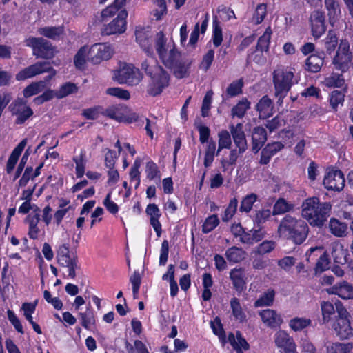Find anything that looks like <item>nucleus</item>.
<instances>
[{"mask_svg": "<svg viewBox=\"0 0 353 353\" xmlns=\"http://www.w3.org/2000/svg\"><path fill=\"white\" fill-rule=\"evenodd\" d=\"M331 208L330 203H320L317 197L308 198L302 204V216L310 225L321 227L329 216Z\"/></svg>", "mask_w": 353, "mask_h": 353, "instance_id": "obj_1", "label": "nucleus"}, {"mask_svg": "<svg viewBox=\"0 0 353 353\" xmlns=\"http://www.w3.org/2000/svg\"><path fill=\"white\" fill-rule=\"evenodd\" d=\"M278 232L281 236L294 243H303L308 235L309 228L305 221L287 214L281 220Z\"/></svg>", "mask_w": 353, "mask_h": 353, "instance_id": "obj_2", "label": "nucleus"}, {"mask_svg": "<svg viewBox=\"0 0 353 353\" xmlns=\"http://www.w3.org/2000/svg\"><path fill=\"white\" fill-rule=\"evenodd\" d=\"M336 315L331 323L332 330L340 340H348L353 336V328L351 326V316L343 304L336 301Z\"/></svg>", "mask_w": 353, "mask_h": 353, "instance_id": "obj_3", "label": "nucleus"}, {"mask_svg": "<svg viewBox=\"0 0 353 353\" xmlns=\"http://www.w3.org/2000/svg\"><path fill=\"white\" fill-rule=\"evenodd\" d=\"M274 87V96L277 99V104L281 105L292 86L294 72L288 68L275 70L272 74Z\"/></svg>", "mask_w": 353, "mask_h": 353, "instance_id": "obj_4", "label": "nucleus"}, {"mask_svg": "<svg viewBox=\"0 0 353 353\" xmlns=\"http://www.w3.org/2000/svg\"><path fill=\"white\" fill-rule=\"evenodd\" d=\"M169 46L166 44V39L162 32L157 34L155 49L164 65L172 68L176 63L182 59L181 53L174 46L168 50Z\"/></svg>", "mask_w": 353, "mask_h": 353, "instance_id": "obj_5", "label": "nucleus"}, {"mask_svg": "<svg viewBox=\"0 0 353 353\" xmlns=\"http://www.w3.org/2000/svg\"><path fill=\"white\" fill-rule=\"evenodd\" d=\"M70 244H62L57 252V261L58 264L68 268V277L76 278V270L80 269L78 265V256L75 249L70 248Z\"/></svg>", "mask_w": 353, "mask_h": 353, "instance_id": "obj_6", "label": "nucleus"}, {"mask_svg": "<svg viewBox=\"0 0 353 353\" xmlns=\"http://www.w3.org/2000/svg\"><path fill=\"white\" fill-rule=\"evenodd\" d=\"M48 72L49 74L45 77V83L51 80L56 75V70L52 67L49 61H38L21 70L16 74V79L18 81H24L27 79L32 78L37 75Z\"/></svg>", "mask_w": 353, "mask_h": 353, "instance_id": "obj_7", "label": "nucleus"}, {"mask_svg": "<svg viewBox=\"0 0 353 353\" xmlns=\"http://www.w3.org/2000/svg\"><path fill=\"white\" fill-rule=\"evenodd\" d=\"M150 81L148 85L147 92L149 95L156 97L169 85L170 74L161 65H156L153 72H150Z\"/></svg>", "mask_w": 353, "mask_h": 353, "instance_id": "obj_8", "label": "nucleus"}, {"mask_svg": "<svg viewBox=\"0 0 353 353\" xmlns=\"http://www.w3.org/2000/svg\"><path fill=\"white\" fill-rule=\"evenodd\" d=\"M352 53L350 50L349 42L341 40L332 59V64L334 68L341 73L346 72L352 65Z\"/></svg>", "mask_w": 353, "mask_h": 353, "instance_id": "obj_9", "label": "nucleus"}, {"mask_svg": "<svg viewBox=\"0 0 353 353\" xmlns=\"http://www.w3.org/2000/svg\"><path fill=\"white\" fill-rule=\"evenodd\" d=\"M25 44L32 49L37 58L50 59L54 56V48L50 41L43 37H30L25 40Z\"/></svg>", "mask_w": 353, "mask_h": 353, "instance_id": "obj_10", "label": "nucleus"}, {"mask_svg": "<svg viewBox=\"0 0 353 353\" xmlns=\"http://www.w3.org/2000/svg\"><path fill=\"white\" fill-rule=\"evenodd\" d=\"M142 78L139 70L130 64L125 63L114 74V79L119 83L130 86L138 85Z\"/></svg>", "mask_w": 353, "mask_h": 353, "instance_id": "obj_11", "label": "nucleus"}, {"mask_svg": "<svg viewBox=\"0 0 353 353\" xmlns=\"http://www.w3.org/2000/svg\"><path fill=\"white\" fill-rule=\"evenodd\" d=\"M12 115L17 117L15 124H23L33 115L32 110L26 104V101L21 98L14 100L8 107Z\"/></svg>", "mask_w": 353, "mask_h": 353, "instance_id": "obj_12", "label": "nucleus"}, {"mask_svg": "<svg viewBox=\"0 0 353 353\" xmlns=\"http://www.w3.org/2000/svg\"><path fill=\"white\" fill-rule=\"evenodd\" d=\"M114 50L108 43H95L88 52V59L94 64H99L103 60L110 59Z\"/></svg>", "mask_w": 353, "mask_h": 353, "instance_id": "obj_13", "label": "nucleus"}, {"mask_svg": "<svg viewBox=\"0 0 353 353\" xmlns=\"http://www.w3.org/2000/svg\"><path fill=\"white\" fill-rule=\"evenodd\" d=\"M323 185L328 190L341 191L345 186L343 173L339 170H331L323 179Z\"/></svg>", "mask_w": 353, "mask_h": 353, "instance_id": "obj_14", "label": "nucleus"}, {"mask_svg": "<svg viewBox=\"0 0 353 353\" xmlns=\"http://www.w3.org/2000/svg\"><path fill=\"white\" fill-rule=\"evenodd\" d=\"M127 16L126 10H121L116 19L101 29V34L103 35H111L124 32L126 29L125 19Z\"/></svg>", "mask_w": 353, "mask_h": 353, "instance_id": "obj_15", "label": "nucleus"}, {"mask_svg": "<svg viewBox=\"0 0 353 353\" xmlns=\"http://www.w3.org/2000/svg\"><path fill=\"white\" fill-rule=\"evenodd\" d=\"M312 33L314 38H319L326 30L324 13L320 10L313 11L310 17Z\"/></svg>", "mask_w": 353, "mask_h": 353, "instance_id": "obj_16", "label": "nucleus"}, {"mask_svg": "<svg viewBox=\"0 0 353 353\" xmlns=\"http://www.w3.org/2000/svg\"><path fill=\"white\" fill-rule=\"evenodd\" d=\"M136 41L148 55L153 54L152 46V33L142 27H137L135 30Z\"/></svg>", "mask_w": 353, "mask_h": 353, "instance_id": "obj_17", "label": "nucleus"}, {"mask_svg": "<svg viewBox=\"0 0 353 353\" xmlns=\"http://www.w3.org/2000/svg\"><path fill=\"white\" fill-rule=\"evenodd\" d=\"M230 130L236 147L240 152H245L248 148V144L243 124L239 123L236 125H230Z\"/></svg>", "mask_w": 353, "mask_h": 353, "instance_id": "obj_18", "label": "nucleus"}, {"mask_svg": "<svg viewBox=\"0 0 353 353\" xmlns=\"http://www.w3.org/2000/svg\"><path fill=\"white\" fill-rule=\"evenodd\" d=\"M259 316L263 323L270 328H278L283 323L281 316L274 310H262L259 312Z\"/></svg>", "mask_w": 353, "mask_h": 353, "instance_id": "obj_19", "label": "nucleus"}, {"mask_svg": "<svg viewBox=\"0 0 353 353\" xmlns=\"http://www.w3.org/2000/svg\"><path fill=\"white\" fill-rule=\"evenodd\" d=\"M284 148V145L281 142H273L268 143L262 150L261 153V158L259 163L261 165H267L271 158L275 155L278 152L281 151Z\"/></svg>", "mask_w": 353, "mask_h": 353, "instance_id": "obj_20", "label": "nucleus"}, {"mask_svg": "<svg viewBox=\"0 0 353 353\" xmlns=\"http://www.w3.org/2000/svg\"><path fill=\"white\" fill-rule=\"evenodd\" d=\"M228 339L237 353H242L243 350L246 351L250 349L249 343L239 330L236 332V335L233 332H229Z\"/></svg>", "mask_w": 353, "mask_h": 353, "instance_id": "obj_21", "label": "nucleus"}, {"mask_svg": "<svg viewBox=\"0 0 353 353\" xmlns=\"http://www.w3.org/2000/svg\"><path fill=\"white\" fill-rule=\"evenodd\" d=\"M275 344L283 351L290 350L292 348H296V345L292 337L283 330L277 332L274 339Z\"/></svg>", "mask_w": 353, "mask_h": 353, "instance_id": "obj_22", "label": "nucleus"}, {"mask_svg": "<svg viewBox=\"0 0 353 353\" xmlns=\"http://www.w3.org/2000/svg\"><path fill=\"white\" fill-rule=\"evenodd\" d=\"M327 292L329 294H336L343 299H353V287L347 281L334 285Z\"/></svg>", "mask_w": 353, "mask_h": 353, "instance_id": "obj_23", "label": "nucleus"}, {"mask_svg": "<svg viewBox=\"0 0 353 353\" xmlns=\"http://www.w3.org/2000/svg\"><path fill=\"white\" fill-rule=\"evenodd\" d=\"M79 318L81 325L85 330H90L91 327L96 325V316L94 310L92 309L90 303H89L86 307L85 311L79 312Z\"/></svg>", "mask_w": 353, "mask_h": 353, "instance_id": "obj_24", "label": "nucleus"}, {"mask_svg": "<svg viewBox=\"0 0 353 353\" xmlns=\"http://www.w3.org/2000/svg\"><path fill=\"white\" fill-rule=\"evenodd\" d=\"M252 151L254 153H257L261 147L267 141L266 130L263 127H256L253 130L252 136Z\"/></svg>", "mask_w": 353, "mask_h": 353, "instance_id": "obj_25", "label": "nucleus"}, {"mask_svg": "<svg viewBox=\"0 0 353 353\" xmlns=\"http://www.w3.org/2000/svg\"><path fill=\"white\" fill-rule=\"evenodd\" d=\"M126 107L123 105H112L104 111L103 114L118 122H123L126 120Z\"/></svg>", "mask_w": 353, "mask_h": 353, "instance_id": "obj_26", "label": "nucleus"}, {"mask_svg": "<svg viewBox=\"0 0 353 353\" xmlns=\"http://www.w3.org/2000/svg\"><path fill=\"white\" fill-rule=\"evenodd\" d=\"M27 144V139H23L17 146L13 150L11 154L10 155L6 165V172L8 174H10L14 170L18 159L21 154L24 148Z\"/></svg>", "mask_w": 353, "mask_h": 353, "instance_id": "obj_27", "label": "nucleus"}, {"mask_svg": "<svg viewBox=\"0 0 353 353\" xmlns=\"http://www.w3.org/2000/svg\"><path fill=\"white\" fill-rule=\"evenodd\" d=\"M323 50L328 54L334 52L339 47V37L334 30H329L326 37L321 41Z\"/></svg>", "mask_w": 353, "mask_h": 353, "instance_id": "obj_28", "label": "nucleus"}, {"mask_svg": "<svg viewBox=\"0 0 353 353\" xmlns=\"http://www.w3.org/2000/svg\"><path fill=\"white\" fill-rule=\"evenodd\" d=\"M256 110L259 112V118L265 119L272 114L273 103L268 96H263L256 105Z\"/></svg>", "mask_w": 353, "mask_h": 353, "instance_id": "obj_29", "label": "nucleus"}, {"mask_svg": "<svg viewBox=\"0 0 353 353\" xmlns=\"http://www.w3.org/2000/svg\"><path fill=\"white\" fill-rule=\"evenodd\" d=\"M230 278L232 282L233 287L238 292H242L245 288L244 280V271L241 268L232 269L230 272Z\"/></svg>", "mask_w": 353, "mask_h": 353, "instance_id": "obj_30", "label": "nucleus"}, {"mask_svg": "<svg viewBox=\"0 0 353 353\" xmlns=\"http://www.w3.org/2000/svg\"><path fill=\"white\" fill-rule=\"evenodd\" d=\"M330 23L334 26L341 14L339 3L336 0H324Z\"/></svg>", "mask_w": 353, "mask_h": 353, "instance_id": "obj_31", "label": "nucleus"}, {"mask_svg": "<svg viewBox=\"0 0 353 353\" xmlns=\"http://www.w3.org/2000/svg\"><path fill=\"white\" fill-rule=\"evenodd\" d=\"M324 62L321 55L311 54L305 61V69L310 72L316 73L321 70Z\"/></svg>", "mask_w": 353, "mask_h": 353, "instance_id": "obj_32", "label": "nucleus"}, {"mask_svg": "<svg viewBox=\"0 0 353 353\" xmlns=\"http://www.w3.org/2000/svg\"><path fill=\"white\" fill-rule=\"evenodd\" d=\"M191 61L186 59H181L174 66L171 68L175 77L183 79L189 75Z\"/></svg>", "mask_w": 353, "mask_h": 353, "instance_id": "obj_33", "label": "nucleus"}, {"mask_svg": "<svg viewBox=\"0 0 353 353\" xmlns=\"http://www.w3.org/2000/svg\"><path fill=\"white\" fill-rule=\"evenodd\" d=\"M272 214V211L270 210V209L268 208L256 210L251 215V219L254 225L260 227L269 220V219L271 217Z\"/></svg>", "mask_w": 353, "mask_h": 353, "instance_id": "obj_34", "label": "nucleus"}, {"mask_svg": "<svg viewBox=\"0 0 353 353\" xmlns=\"http://www.w3.org/2000/svg\"><path fill=\"white\" fill-rule=\"evenodd\" d=\"M323 321L324 323L330 322L336 315V301L334 304L330 301H323L321 304Z\"/></svg>", "mask_w": 353, "mask_h": 353, "instance_id": "obj_35", "label": "nucleus"}, {"mask_svg": "<svg viewBox=\"0 0 353 353\" xmlns=\"http://www.w3.org/2000/svg\"><path fill=\"white\" fill-rule=\"evenodd\" d=\"M230 307L234 320L238 321L239 323H244L247 320V316L243 312L239 300L233 297L230 300Z\"/></svg>", "mask_w": 353, "mask_h": 353, "instance_id": "obj_36", "label": "nucleus"}, {"mask_svg": "<svg viewBox=\"0 0 353 353\" xmlns=\"http://www.w3.org/2000/svg\"><path fill=\"white\" fill-rule=\"evenodd\" d=\"M245 252L242 248L236 246L229 248L225 252L228 261L233 263L241 262L245 259Z\"/></svg>", "mask_w": 353, "mask_h": 353, "instance_id": "obj_37", "label": "nucleus"}, {"mask_svg": "<svg viewBox=\"0 0 353 353\" xmlns=\"http://www.w3.org/2000/svg\"><path fill=\"white\" fill-rule=\"evenodd\" d=\"M63 32V26L43 27L39 29L40 34L53 40L59 39Z\"/></svg>", "mask_w": 353, "mask_h": 353, "instance_id": "obj_38", "label": "nucleus"}, {"mask_svg": "<svg viewBox=\"0 0 353 353\" xmlns=\"http://www.w3.org/2000/svg\"><path fill=\"white\" fill-rule=\"evenodd\" d=\"M250 108V102L246 98H243L232 108L231 115L232 117H236L239 119H241L244 117L247 110Z\"/></svg>", "mask_w": 353, "mask_h": 353, "instance_id": "obj_39", "label": "nucleus"}, {"mask_svg": "<svg viewBox=\"0 0 353 353\" xmlns=\"http://www.w3.org/2000/svg\"><path fill=\"white\" fill-rule=\"evenodd\" d=\"M275 297V292L273 289H268L255 301L254 306L265 307L272 305Z\"/></svg>", "mask_w": 353, "mask_h": 353, "instance_id": "obj_40", "label": "nucleus"}, {"mask_svg": "<svg viewBox=\"0 0 353 353\" xmlns=\"http://www.w3.org/2000/svg\"><path fill=\"white\" fill-rule=\"evenodd\" d=\"M311 325L312 321L304 317H294L289 321L290 327L294 332H301Z\"/></svg>", "mask_w": 353, "mask_h": 353, "instance_id": "obj_41", "label": "nucleus"}, {"mask_svg": "<svg viewBox=\"0 0 353 353\" xmlns=\"http://www.w3.org/2000/svg\"><path fill=\"white\" fill-rule=\"evenodd\" d=\"M272 34V30L270 27L266 28L265 32L261 35L256 46V51H260L261 53L263 52H267L269 49V45L270 42Z\"/></svg>", "mask_w": 353, "mask_h": 353, "instance_id": "obj_42", "label": "nucleus"}, {"mask_svg": "<svg viewBox=\"0 0 353 353\" xmlns=\"http://www.w3.org/2000/svg\"><path fill=\"white\" fill-rule=\"evenodd\" d=\"M353 348L352 343H332L327 346L326 353H350Z\"/></svg>", "mask_w": 353, "mask_h": 353, "instance_id": "obj_43", "label": "nucleus"}, {"mask_svg": "<svg viewBox=\"0 0 353 353\" xmlns=\"http://www.w3.org/2000/svg\"><path fill=\"white\" fill-rule=\"evenodd\" d=\"M330 259L326 252L320 256L314 267V274L316 276L321 274L322 272L330 268Z\"/></svg>", "mask_w": 353, "mask_h": 353, "instance_id": "obj_44", "label": "nucleus"}, {"mask_svg": "<svg viewBox=\"0 0 353 353\" xmlns=\"http://www.w3.org/2000/svg\"><path fill=\"white\" fill-rule=\"evenodd\" d=\"M231 133L227 130H221L219 134V146L216 155L218 156L223 148L229 149L232 145Z\"/></svg>", "mask_w": 353, "mask_h": 353, "instance_id": "obj_45", "label": "nucleus"}, {"mask_svg": "<svg viewBox=\"0 0 353 353\" xmlns=\"http://www.w3.org/2000/svg\"><path fill=\"white\" fill-rule=\"evenodd\" d=\"M331 232L336 236H343L345 234L347 226L345 223L340 222L336 219H332L330 221Z\"/></svg>", "mask_w": 353, "mask_h": 353, "instance_id": "obj_46", "label": "nucleus"}, {"mask_svg": "<svg viewBox=\"0 0 353 353\" xmlns=\"http://www.w3.org/2000/svg\"><path fill=\"white\" fill-rule=\"evenodd\" d=\"M46 88L45 81H38L30 83L23 90V96L26 98L30 97L33 95L41 92Z\"/></svg>", "mask_w": 353, "mask_h": 353, "instance_id": "obj_47", "label": "nucleus"}, {"mask_svg": "<svg viewBox=\"0 0 353 353\" xmlns=\"http://www.w3.org/2000/svg\"><path fill=\"white\" fill-rule=\"evenodd\" d=\"M223 41L222 28L216 16L213 18L212 41L215 47H219Z\"/></svg>", "mask_w": 353, "mask_h": 353, "instance_id": "obj_48", "label": "nucleus"}, {"mask_svg": "<svg viewBox=\"0 0 353 353\" xmlns=\"http://www.w3.org/2000/svg\"><path fill=\"white\" fill-rule=\"evenodd\" d=\"M78 90L77 86L71 82H67L63 84L59 90L55 92V97L62 99L68 95L75 93Z\"/></svg>", "mask_w": 353, "mask_h": 353, "instance_id": "obj_49", "label": "nucleus"}, {"mask_svg": "<svg viewBox=\"0 0 353 353\" xmlns=\"http://www.w3.org/2000/svg\"><path fill=\"white\" fill-rule=\"evenodd\" d=\"M257 198V195L254 193L245 196L241 202L239 207L240 212L246 213L250 212Z\"/></svg>", "mask_w": 353, "mask_h": 353, "instance_id": "obj_50", "label": "nucleus"}, {"mask_svg": "<svg viewBox=\"0 0 353 353\" xmlns=\"http://www.w3.org/2000/svg\"><path fill=\"white\" fill-rule=\"evenodd\" d=\"M126 0H115L114 3L103 10L101 12V17L105 18L112 17L121 7L124 5Z\"/></svg>", "mask_w": 353, "mask_h": 353, "instance_id": "obj_51", "label": "nucleus"}, {"mask_svg": "<svg viewBox=\"0 0 353 353\" xmlns=\"http://www.w3.org/2000/svg\"><path fill=\"white\" fill-rule=\"evenodd\" d=\"M231 232L236 237H239L241 243H247L250 241V233L245 232L241 224H234L231 227Z\"/></svg>", "mask_w": 353, "mask_h": 353, "instance_id": "obj_52", "label": "nucleus"}, {"mask_svg": "<svg viewBox=\"0 0 353 353\" xmlns=\"http://www.w3.org/2000/svg\"><path fill=\"white\" fill-rule=\"evenodd\" d=\"M130 282L132 287L133 298L137 299L141 284V276L139 270L134 271L133 274L130 276Z\"/></svg>", "mask_w": 353, "mask_h": 353, "instance_id": "obj_53", "label": "nucleus"}, {"mask_svg": "<svg viewBox=\"0 0 353 353\" xmlns=\"http://www.w3.org/2000/svg\"><path fill=\"white\" fill-rule=\"evenodd\" d=\"M293 205L289 204L284 199H279L274 205L272 214H281L290 211Z\"/></svg>", "mask_w": 353, "mask_h": 353, "instance_id": "obj_54", "label": "nucleus"}, {"mask_svg": "<svg viewBox=\"0 0 353 353\" xmlns=\"http://www.w3.org/2000/svg\"><path fill=\"white\" fill-rule=\"evenodd\" d=\"M7 316L8 319L11 323V325L14 327V330L21 334H24L25 331L23 327L21 324L20 319L16 315L14 311L11 310H8L7 311Z\"/></svg>", "mask_w": 353, "mask_h": 353, "instance_id": "obj_55", "label": "nucleus"}, {"mask_svg": "<svg viewBox=\"0 0 353 353\" xmlns=\"http://www.w3.org/2000/svg\"><path fill=\"white\" fill-rule=\"evenodd\" d=\"M145 172L147 178L150 180L157 179L159 181L161 179L160 171L157 164L153 161H148L145 166Z\"/></svg>", "mask_w": 353, "mask_h": 353, "instance_id": "obj_56", "label": "nucleus"}, {"mask_svg": "<svg viewBox=\"0 0 353 353\" xmlns=\"http://www.w3.org/2000/svg\"><path fill=\"white\" fill-rule=\"evenodd\" d=\"M325 84L327 87L340 88L344 84V79L342 74L332 73L325 78Z\"/></svg>", "mask_w": 353, "mask_h": 353, "instance_id": "obj_57", "label": "nucleus"}, {"mask_svg": "<svg viewBox=\"0 0 353 353\" xmlns=\"http://www.w3.org/2000/svg\"><path fill=\"white\" fill-rule=\"evenodd\" d=\"M243 82L242 79H239L232 82L226 90V94L230 97H235L242 92Z\"/></svg>", "mask_w": 353, "mask_h": 353, "instance_id": "obj_58", "label": "nucleus"}, {"mask_svg": "<svg viewBox=\"0 0 353 353\" xmlns=\"http://www.w3.org/2000/svg\"><path fill=\"white\" fill-rule=\"evenodd\" d=\"M238 206V200L236 198H233L230 201L229 205L224 212V214L222 217V220L224 222L228 221L231 219L236 212Z\"/></svg>", "mask_w": 353, "mask_h": 353, "instance_id": "obj_59", "label": "nucleus"}, {"mask_svg": "<svg viewBox=\"0 0 353 353\" xmlns=\"http://www.w3.org/2000/svg\"><path fill=\"white\" fill-rule=\"evenodd\" d=\"M219 223V219L216 214L208 216L204 221L202 230L204 233H208L214 230Z\"/></svg>", "mask_w": 353, "mask_h": 353, "instance_id": "obj_60", "label": "nucleus"}, {"mask_svg": "<svg viewBox=\"0 0 353 353\" xmlns=\"http://www.w3.org/2000/svg\"><path fill=\"white\" fill-rule=\"evenodd\" d=\"M168 273H170V296L175 297L179 292V287L174 279V265L173 264L168 265Z\"/></svg>", "mask_w": 353, "mask_h": 353, "instance_id": "obj_61", "label": "nucleus"}, {"mask_svg": "<svg viewBox=\"0 0 353 353\" xmlns=\"http://www.w3.org/2000/svg\"><path fill=\"white\" fill-rule=\"evenodd\" d=\"M344 101V94L339 90H334L330 94V103L332 108L336 110L339 104H343Z\"/></svg>", "mask_w": 353, "mask_h": 353, "instance_id": "obj_62", "label": "nucleus"}, {"mask_svg": "<svg viewBox=\"0 0 353 353\" xmlns=\"http://www.w3.org/2000/svg\"><path fill=\"white\" fill-rule=\"evenodd\" d=\"M266 15V5L264 3L259 4L256 8L252 17V21L255 24L261 23Z\"/></svg>", "mask_w": 353, "mask_h": 353, "instance_id": "obj_63", "label": "nucleus"}, {"mask_svg": "<svg viewBox=\"0 0 353 353\" xmlns=\"http://www.w3.org/2000/svg\"><path fill=\"white\" fill-rule=\"evenodd\" d=\"M108 94L117 97L122 99H129L130 97V92L128 90H123L120 88H110L106 91Z\"/></svg>", "mask_w": 353, "mask_h": 353, "instance_id": "obj_64", "label": "nucleus"}]
</instances>
